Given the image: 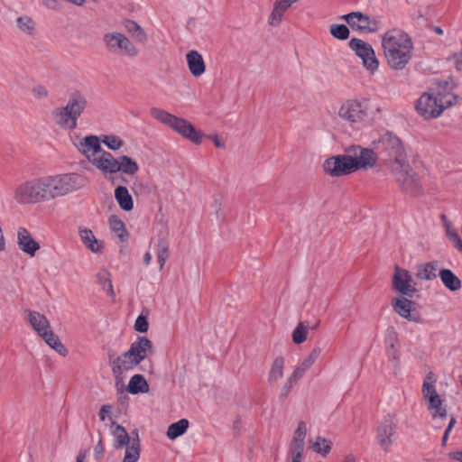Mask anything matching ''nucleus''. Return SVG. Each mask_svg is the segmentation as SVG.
I'll use <instances>...</instances> for the list:
<instances>
[{"label":"nucleus","mask_w":462,"mask_h":462,"mask_svg":"<svg viewBox=\"0 0 462 462\" xmlns=\"http://www.w3.org/2000/svg\"><path fill=\"white\" fill-rule=\"evenodd\" d=\"M17 27L26 34H32L35 30V23L33 20L27 15H23L16 20Z\"/></svg>","instance_id":"obj_44"},{"label":"nucleus","mask_w":462,"mask_h":462,"mask_svg":"<svg viewBox=\"0 0 462 462\" xmlns=\"http://www.w3.org/2000/svg\"><path fill=\"white\" fill-rule=\"evenodd\" d=\"M412 304L413 302L405 297L393 300V308L401 317L411 321L419 322V319L411 314Z\"/></svg>","instance_id":"obj_27"},{"label":"nucleus","mask_w":462,"mask_h":462,"mask_svg":"<svg viewBox=\"0 0 462 462\" xmlns=\"http://www.w3.org/2000/svg\"><path fill=\"white\" fill-rule=\"evenodd\" d=\"M399 420L396 413H387L378 423L376 440L381 448L389 451L393 444Z\"/></svg>","instance_id":"obj_12"},{"label":"nucleus","mask_w":462,"mask_h":462,"mask_svg":"<svg viewBox=\"0 0 462 462\" xmlns=\"http://www.w3.org/2000/svg\"><path fill=\"white\" fill-rule=\"evenodd\" d=\"M25 319L39 337L51 329L50 321L45 315L31 310H26Z\"/></svg>","instance_id":"obj_20"},{"label":"nucleus","mask_w":462,"mask_h":462,"mask_svg":"<svg viewBox=\"0 0 462 462\" xmlns=\"http://www.w3.org/2000/svg\"><path fill=\"white\" fill-rule=\"evenodd\" d=\"M186 60L189 70L193 77L199 78L205 73L206 64L199 51L195 50L189 51L186 54Z\"/></svg>","instance_id":"obj_24"},{"label":"nucleus","mask_w":462,"mask_h":462,"mask_svg":"<svg viewBox=\"0 0 462 462\" xmlns=\"http://www.w3.org/2000/svg\"><path fill=\"white\" fill-rule=\"evenodd\" d=\"M151 261H152V254H151L149 252H147V253L144 254V256H143V263H144L146 265H148V264H150Z\"/></svg>","instance_id":"obj_62"},{"label":"nucleus","mask_w":462,"mask_h":462,"mask_svg":"<svg viewBox=\"0 0 462 462\" xmlns=\"http://www.w3.org/2000/svg\"><path fill=\"white\" fill-rule=\"evenodd\" d=\"M117 172L133 176L139 171L138 163L127 155L118 157Z\"/></svg>","instance_id":"obj_36"},{"label":"nucleus","mask_w":462,"mask_h":462,"mask_svg":"<svg viewBox=\"0 0 462 462\" xmlns=\"http://www.w3.org/2000/svg\"><path fill=\"white\" fill-rule=\"evenodd\" d=\"M320 354H321V348L319 346H315L310 351V353L308 355V356L302 360L300 365L304 368L309 370L313 365V364L317 361V359L319 358Z\"/></svg>","instance_id":"obj_48"},{"label":"nucleus","mask_w":462,"mask_h":462,"mask_svg":"<svg viewBox=\"0 0 462 462\" xmlns=\"http://www.w3.org/2000/svg\"><path fill=\"white\" fill-rule=\"evenodd\" d=\"M329 32L334 38L341 41L346 40L350 34L348 27L345 24H331Z\"/></svg>","instance_id":"obj_45"},{"label":"nucleus","mask_w":462,"mask_h":462,"mask_svg":"<svg viewBox=\"0 0 462 462\" xmlns=\"http://www.w3.org/2000/svg\"><path fill=\"white\" fill-rule=\"evenodd\" d=\"M438 263L428 262L418 264L416 267V277L423 281H430L437 277Z\"/></svg>","instance_id":"obj_31"},{"label":"nucleus","mask_w":462,"mask_h":462,"mask_svg":"<svg viewBox=\"0 0 462 462\" xmlns=\"http://www.w3.org/2000/svg\"><path fill=\"white\" fill-rule=\"evenodd\" d=\"M141 447L139 435L134 438L131 444L126 447L123 462H137L140 457Z\"/></svg>","instance_id":"obj_38"},{"label":"nucleus","mask_w":462,"mask_h":462,"mask_svg":"<svg viewBox=\"0 0 462 462\" xmlns=\"http://www.w3.org/2000/svg\"><path fill=\"white\" fill-rule=\"evenodd\" d=\"M352 30L363 32H374L378 28L376 19H371L368 15L361 12H352L341 16Z\"/></svg>","instance_id":"obj_17"},{"label":"nucleus","mask_w":462,"mask_h":462,"mask_svg":"<svg viewBox=\"0 0 462 462\" xmlns=\"http://www.w3.org/2000/svg\"><path fill=\"white\" fill-rule=\"evenodd\" d=\"M109 228L112 234L121 243L127 242L129 238V233L125 227V223L116 215H111L108 218Z\"/></svg>","instance_id":"obj_28"},{"label":"nucleus","mask_w":462,"mask_h":462,"mask_svg":"<svg viewBox=\"0 0 462 462\" xmlns=\"http://www.w3.org/2000/svg\"><path fill=\"white\" fill-rule=\"evenodd\" d=\"M169 256L157 255L160 270H162Z\"/></svg>","instance_id":"obj_60"},{"label":"nucleus","mask_w":462,"mask_h":462,"mask_svg":"<svg viewBox=\"0 0 462 462\" xmlns=\"http://www.w3.org/2000/svg\"><path fill=\"white\" fill-rule=\"evenodd\" d=\"M304 449L290 448L291 462H301Z\"/></svg>","instance_id":"obj_53"},{"label":"nucleus","mask_w":462,"mask_h":462,"mask_svg":"<svg viewBox=\"0 0 462 462\" xmlns=\"http://www.w3.org/2000/svg\"><path fill=\"white\" fill-rule=\"evenodd\" d=\"M385 341H386V344L389 345L392 348L394 347V344L397 341V334L393 328H391L387 330V336H386Z\"/></svg>","instance_id":"obj_54"},{"label":"nucleus","mask_w":462,"mask_h":462,"mask_svg":"<svg viewBox=\"0 0 462 462\" xmlns=\"http://www.w3.org/2000/svg\"><path fill=\"white\" fill-rule=\"evenodd\" d=\"M126 390L131 394L146 393L149 384L143 375L134 374L130 378Z\"/></svg>","instance_id":"obj_34"},{"label":"nucleus","mask_w":462,"mask_h":462,"mask_svg":"<svg viewBox=\"0 0 462 462\" xmlns=\"http://www.w3.org/2000/svg\"><path fill=\"white\" fill-rule=\"evenodd\" d=\"M34 97L38 98H44L48 96V90L44 86L38 85L32 88Z\"/></svg>","instance_id":"obj_55"},{"label":"nucleus","mask_w":462,"mask_h":462,"mask_svg":"<svg viewBox=\"0 0 462 462\" xmlns=\"http://www.w3.org/2000/svg\"><path fill=\"white\" fill-rule=\"evenodd\" d=\"M308 370L306 368H304L300 364L294 369V371L291 373V374L290 375L291 377V380H294L296 382H298L300 379H301L304 375V374L307 372Z\"/></svg>","instance_id":"obj_51"},{"label":"nucleus","mask_w":462,"mask_h":462,"mask_svg":"<svg viewBox=\"0 0 462 462\" xmlns=\"http://www.w3.org/2000/svg\"><path fill=\"white\" fill-rule=\"evenodd\" d=\"M403 192L411 196H419L422 193L419 176L413 171L410 163L391 171Z\"/></svg>","instance_id":"obj_11"},{"label":"nucleus","mask_w":462,"mask_h":462,"mask_svg":"<svg viewBox=\"0 0 462 462\" xmlns=\"http://www.w3.org/2000/svg\"><path fill=\"white\" fill-rule=\"evenodd\" d=\"M156 254L169 256V244L165 236L158 240Z\"/></svg>","instance_id":"obj_49"},{"label":"nucleus","mask_w":462,"mask_h":462,"mask_svg":"<svg viewBox=\"0 0 462 462\" xmlns=\"http://www.w3.org/2000/svg\"><path fill=\"white\" fill-rule=\"evenodd\" d=\"M285 360L282 356L276 357L272 365L268 375L269 383H274L283 376Z\"/></svg>","instance_id":"obj_39"},{"label":"nucleus","mask_w":462,"mask_h":462,"mask_svg":"<svg viewBox=\"0 0 462 462\" xmlns=\"http://www.w3.org/2000/svg\"><path fill=\"white\" fill-rule=\"evenodd\" d=\"M374 149L382 156L390 171L409 162L403 142L392 132L383 134L373 142Z\"/></svg>","instance_id":"obj_3"},{"label":"nucleus","mask_w":462,"mask_h":462,"mask_svg":"<svg viewBox=\"0 0 462 462\" xmlns=\"http://www.w3.org/2000/svg\"><path fill=\"white\" fill-rule=\"evenodd\" d=\"M352 157L348 154L331 156L323 162V171L331 177L348 175L356 171Z\"/></svg>","instance_id":"obj_13"},{"label":"nucleus","mask_w":462,"mask_h":462,"mask_svg":"<svg viewBox=\"0 0 462 462\" xmlns=\"http://www.w3.org/2000/svg\"><path fill=\"white\" fill-rule=\"evenodd\" d=\"M115 199L119 207L125 211H130L134 208V201L131 194L125 186H118L115 189Z\"/></svg>","instance_id":"obj_32"},{"label":"nucleus","mask_w":462,"mask_h":462,"mask_svg":"<svg viewBox=\"0 0 462 462\" xmlns=\"http://www.w3.org/2000/svg\"><path fill=\"white\" fill-rule=\"evenodd\" d=\"M349 48L362 60L366 69L374 72L378 69L379 62L371 44L358 38H352L348 42Z\"/></svg>","instance_id":"obj_14"},{"label":"nucleus","mask_w":462,"mask_h":462,"mask_svg":"<svg viewBox=\"0 0 462 462\" xmlns=\"http://www.w3.org/2000/svg\"><path fill=\"white\" fill-rule=\"evenodd\" d=\"M295 383H297V382L294 381V380H291V377L289 376L288 379L286 380V382L284 383L282 388L281 396L283 397V398L287 397L288 394L292 390L293 384Z\"/></svg>","instance_id":"obj_52"},{"label":"nucleus","mask_w":462,"mask_h":462,"mask_svg":"<svg viewBox=\"0 0 462 462\" xmlns=\"http://www.w3.org/2000/svg\"><path fill=\"white\" fill-rule=\"evenodd\" d=\"M154 354V347L152 341L146 337H138L130 348L121 356L110 358L112 373L116 377L123 373L133 370L142 361L152 356Z\"/></svg>","instance_id":"obj_2"},{"label":"nucleus","mask_w":462,"mask_h":462,"mask_svg":"<svg viewBox=\"0 0 462 462\" xmlns=\"http://www.w3.org/2000/svg\"><path fill=\"white\" fill-rule=\"evenodd\" d=\"M125 28L129 35L140 44H146L148 35L146 32L135 21L127 20L125 22Z\"/></svg>","instance_id":"obj_29"},{"label":"nucleus","mask_w":462,"mask_h":462,"mask_svg":"<svg viewBox=\"0 0 462 462\" xmlns=\"http://www.w3.org/2000/svg\"><path fill=\"white\" fill-rule=\"evenodd\" d=\"M56 0H45V5L49 8L54 9L56 6Z\"/></svg>","instance_id":"obj_63"},{"label":"nucleus","mask_w":462,"mask_h":462,"mask_svg":"<svg viewBox=\"0 0 462 462\" xmlns=\"http://www.w3.org/2000/svg\"><path fill=\"white\" fill-rule=\"evenodd\" d=\"M382 44L389 67L394 70H402L411 61L413 54V43L404 32L393 29L385 32Z\"/></svg>","instance_id":"obj_1"},{"label":"nucleus","mask_w":462,"mask_h":462,"mask_svg":"<svg viewBox=\"0 0 462 462\" xmlns=\"http://www.w3.org/2000/svg\"><path fill=\"white\" fill-rule=\"evenodd\" d=\"M449 457L462 462V451L449 453Z\"/></svg>","instance_id":"obj_59"},{"label":"nucleus","mask_w":462,"mask_h":462,"mask_svg":"<svg viewBox=\"0 0 462 462\" xmlns=\"http://www.w3.org/2000/svg\"><path fill=\"white\" fill-rule=\"evenodd\" d=\"M91 164L104 174H115L117 173L118 158L114 157L111 152L102 150L96 159H93Z\"/></svg>","instance_id":"obj_19"},{"label":"nucleus","mask_w":462,"mask_h":462,"mask_svg":"<svg viewBox=\"0 0 462 462\" xmlns=\"http://www.w3.org/2000/svg\"><path fill=\"white\" fill-rule=\"evenodd\" d=\"M108 149L113 151L119 150L124 145V141L113 134L104 135L103 139L100 140Z\"/></svg>","instance_id":"obj_46"},{"label":"nucleus","mask_w":462,"mask_h":462,"mask_svg":"<svg viewBox=\"0 0 462 462\" xmlns=\"http://www.w3.org/2000/svg\"><path fill=\"white\" fill-rule=\"evenodd\" d=\"M442 398L431 401L427 403V409L430 411L434 421L443 420L448 416L447 407L443 404Z\"/></svg>","instance_id":"obj_33"},{"label":"nucleus","mask_w":462,"mask_h":462,"mask_svg":"<svg viewBox=\"0 0 462 462\" xmlns=\"http://www.w3.org/2000/svg\"><path fill=\"white\" fill-rule=\"evenodd\" d=\"M149 324L145 317L139 316L134 322V329L140 333H145L148 330Z\"/></svg>","instance_id":"obj_50"},{"label":"nucleus","mask_w":462,"mask_h":462,"mask_svg":"<svg viewBox=\"0 0 462 462\" xmlns=\"http://www.w3.org/2000/svg\"><path fill=\"white\" fill-rule=\"evenodd\" d=\"M306 434V423L304 421H300L297 429L293 433V438L290 448L304 449Z\"/></svg>","instance_id":"obj_40"},{"label":"nucleus","mask_w":462,"mask_h":462,"mask_svg":"<svg viewBox=\"0 0 462 462\" xmlns=\"http://www.w3.org/2000/svg\"><path fill=\"white\" fill-rule=\"evenodd\" d=\"M440 219L445 229L446 236L454 244V246L462 252V239L460 238L456 227L446 215H441Z\"/></svg>","instance_id":"obj_30"},{"label":"nucleus","mask_w":462,"mask_h":462,"mask_svg":"<svg viewBox=\"0 0 462 462\" xmlns=\"http://www.w3.org/2000/svg\"><path fill=\"white\" fill-rule=\"evenodd\" d=\"M112 425H115V429L112 430V435L114 437L113 445L116 449H121L125 446L128 447L133 439L136 438V433L138 434V432L134 430L132 432L131 438L123 426L116 424V422H113Z\"/></svg>","instance_id":"obj_26"},{"label":"nucleus","mask_w":462,"mask_h":462,"mask_svg":"<svg viewBox=\"0 0 462 462\" xmlns=\"http://www.w3.org/2000/svg\"><path fill=\"white\" fill-rule=\"evenodd\" d=\"M450 106L452 101L440 93L425 92L419 97L415 108L420 116L430 119L439 117Z\"/></svg>","instance_id":"obj_7"},{"label":"nucleus","mask_w":462,"mask_h":462,"mask_svg":"<svg viewBox=\"0 0 462 462\" xmlns=\"http://www.w3.org/2000/svg\"><path fill=\"white\" fill-rule=\"evenodd\" d=\"M393 288L402 295L411 297L416 292L415 282L409 271L395 267L393 276Z\"/></svg>","instance_id":"obj_18"},{"label":"nucleus","mask_w":462,"mask_h":462,"mask_svg":"<svg viewBox=\"0 0 462 462\" xmlns=\"http://www.w3.org/2000/svg\"><path fill=\"white\" fill-rule=\"evenodd\" d=\"M17 245L21 251L33 257L40 249V245L36 242L29 231L24 227H19L17 231Z\"/></svg>","instance_id":"obj_22"},{"label":"nucleus","mask_w":462,"mask_h":462,"mask_svg":"<svg viewBox=\"0 0 462 462\" xmlns=\"http://www.w3.org/2000/svg\"><path fill=\"white\" fill-rule=\"evenodd\" d=\"M331 446V441L322 437H317L311 443V448L313 451L322 456H326L330 452Z\"/></svg>","instance_id":"obj_42"},{"label":"nucleus","mask_w":462,"mask_h":462,"mask_svg":"<svg viewBox=\"0 0 462 462\" xmlns=\"http://www.w3.org/2000/svg\"><path fill=\"white\" fill-rule=\"evenodd\" d=\"M112 407L110 405H103L99 411V419L104 421L106 420V414L111 412Z\"/></svg>","instance_id":"obj_57"},{"label":"nucleus","mask_w":462,"mask_h":462,"mask_svg":"<svg viewBox=\"0 0 462 462\" xmlns=\"http://www.w3.org/2000/svg\"><path fill=\"white\" fill-rule=\"evenodd\" d=\"M70 140L79 152L84 155L90 163L102 151L101 141L97 135L90 134L81 138L75 134L70 136Z\"/></svg>","instance_id":"obj_15"},{"label":"nucleus","mask_w":462,"mask_h":462,"mask_svg":"<svg viewBox=\"0 0 462 462\" xmlns=\"http://www.w3.org/2000/svg\"><path fill=\"white\" fill-rule=\"evenodd\" d=\"M45 343L61 356L69 354L68 349L60 340L59 337L51 329L41 337Z\"/></svg>","instance_id":"obj_35"},{"label":"nucleus","mask_w":462,"mask_h":462,"mask_svg":"<svg viewBox=\"0 0 462 462\" xmlns=\"http://www.w3.org/2000/svg\"><path fill=\"white\" fill-rule=\"evenodd\" d=\"M85 457H86V452L85 451H81L78 455L76 462H83Z\"/></svg>","instance_id":"obj_64"},{"label":"nucleus","mask_w":462,"mask_h":462,"mask_svg":"<svg viewBox=\"0 0 462 462\" xmlns=\"http://www.w3.org/2000/svg\"><path fill=\"white\" fill-rule=\"evenodd\" d=\"M300 0H275L273 2V10L268 16V24L273 27L279 26L282 22L284 14L291 6Z\"/></svg>","instance_id":"obj_21"},{"label":"nucleus","mask_w":462,"mask_h":462,"mask_svg":"<svg viewBox=\"0 0 462 462\" xmlns=\"http://www.w3.org/2000/svg\"><path fill=\"white\" fill-rule=\"evenodd\" d=\"M104 453V446L102 443V438L100 437L97 444L95 446L94 454L97 460H100Z\"/></svg>","instance_id":"obj_56"},{"label":"nucleus","mask_w":462,"mask_h":462,"mask_svg":"<svg viewBox=\"0 0 462 462\" xmlns=\"http://www.w3.org/2000/svg\"><path fill=\"white\" fill-rule=\"evenodd\" d=\"M369 115L370 107L367 99H346L341 103L337 110L338 117L352 125L365 122Z\"/></svg>","instance_id":"obj_9"},{"label":"nucleus","mask_w":462,"mask_h":462,"mask_svg":"<svg viewBox=\"0 0 462 462\" xmlns=\"http://www.w3.org/2000/svg\"><path fill=\"white\" fill-rule=\"evenodd\" d=\"M98 283L102 286L103 290L106 292V294L112 298L115 297V292L112 285V281L110 279V274L106 271H102L97 275Z\"/></svg>","instance_id":"obj_43"},{"label":"nucleus","mask_w":462,"mask_h":462,"mask_svg":"<svg viewBox=\"0 0 462 462\" xmlns=\"http://www.w3.org/2000/svg\"><path fill=\"white\" fill-rule=\"evenodd\" d=\"M19 203H39L54 199L51 176L33 179L20 185L15 190Z\"/></svg>","instance_id":"obj_4"},{"label":"nucleus","mask_w":462,"mask_h":462,"mask_svg":"<svg viewBox=\"0 0 462 462\" xmlns=\"http://www.w3.org/2000/svg\"><path fill=\"white\" fill-rule=\"evenodd\" d=\"M456 423H457V420H456L455 417H454V416H451V417L449 418L448 424V427H447V429L445 430V431H447V432H449V433H450V431L452 430V429L454 428V426L456 425Z\"/></svg>","instance_id":"obj_58"},{"label":"nucleus","mask_w":462,"mask_h":462,"mask_svg":"<svg viewBox=\"0 0 462 462\" xmlns=\"http://www.w3.org/2000/svg\"><path fill=\"white\" fill-rule=\"evenodd\" d=\"M439 277L446 288L456 291L461 288V282L449 269H442L439 272Z\"/></svg>","instance_id":"obj_37"},{"label":"nucleus","mask_w":462,"mask_h":462,"mask_svg":"<svg viewBox=\"0 0 462 462\" xmlns=\"http://www.w3.org/2000/svg\"><path fill=\"white\" fill-rule=\"evenodd\" d=\"M102 41L105 49L112 55L135 58L139 54V50L134 43L120 32H106L103 35Z\"/></svg>","instance_id":"obj_8"},{"label":"nucleus","mask_w":462,"mask_h":462,"mask_svg":"<svg viewBox=\"0 0 462 462\" xmlns=\"http://www.w3.org/2000/svg\"><path fill=\"white\" fill-rule=\"evenodd\" d=\"M88 101L84 95L74 93L68 100L65 106L58 107L52 112L55 123L66 130L77 128L78 118L87 107Z\"/></svg>","instance_id":"obj_6"},{"label":"nucleus","mask_w":462,"mask_h":462,"mask_svg":"<svg viewBox=\"0 0 462 462\" xmlns=\"http://www.w3.org/2000/svg\"><path fill=\"white\" fill-rule=\"evenodd\" d=\"M53 198L74 192L85 185L84 178L78 173H64L51 176Z\"/></svg>","instance_id":"obj_10"},{"label":"nucleus","mask_w":462,"mask_h":462,"mask_svg":"<svg viewBox=\"0 0 462 462\" xmlns=\"http://www.w3.org/2000/svg\"><path fill=\"white\" fill-rule=\"evenodd\" d=\"M189 420L186 419H181L177 422L171 423L167 430V437L170 439H175L178 437L183 435L188 428H189Z\"/></svg>","instance_id":"obj_41"},{"label":"nucleus","mask_w":462,"mask_h":462,"mask_svg":"<svg viewBox=\"0 0 462 462\" xmlns=\"http://www.w3.org/2000/svg\"><path fill=\"white\" fill-rule=\"evenodd\" d=\"M79 236L82 244L92 253L97 254L104 248V243L95 236L91 229L79 226Z\"/></svg>","instance_id":"obj_23"},{"label":"nucleus","mask_w":462,"mask_h":462,"mask_svg":"<svg viewBox=\"0 0 462 462\" xmlns=\"http://www.w3.org/2000/svg\"><path fill=\"white\" fill-rule=\"evenodd\" d=\"M308 328L303 324L300 323L292 331V341L300 345L303 343L307 338Z\"/></svg>","instance_id":"obj_47"},{"label":"nucleus","mask_w":462,"mask_h":462,"mask_svg":"<svg viewBox=\"0 0 462 462\" xmlns=\"http://www.w3.org/2000/svg\"><path fill=\"white\" fill-rule=\"evenodd\" d=\"M437 376L433 372H429L422 383L421 393L426 403L441 398L436 388Z\"/></svg>","instance_id":"obj_25"},{"label":"nucleus","mask_w":462,"mask_h":462,"mask_svg":"<svg viewBox=\"0 0 462 462\" xmlns=\"http://www.w3.org/2000/svg\"><path fill=\"white\" fill-rule=\"evenodd\" d=\"M150 115L159 123L166 125L194 143H200L202 142L203 134L197 131L188 120L171 114L160 107H152L150 109Z\"/></svg>","instance_id":"obj_5"},{"label":"nucleus","mask_w":462,"mask_h":462,"mask_svg":"<svg viewBox=\"0 0 462 462\" xmlns=\"http://www.w3.org/2000/svg\"><path fill=\"white\" fill-rule=\"evenodd\" d=\"M348 156L352 157V162L357 170H367L373 168L377 162V154L374 150L364 148L359 145L351 146L346 149Z\"/></svg>","instance_id":"obj_16"},{"label":"nucleus","mask_w":462,"mask_h":462,"mask_svg":"<svg viewBox=\"0 0 462 462\" xmlns=\"http://www.w3.org/2000/svg\"><path fill=\"white\" fill-rule=\"evenodd\" d=\"M213 142L217 147L223 148L225 146L224 143L217 135L213 137Z\"/></svg>","instance_id":"obj_61"}]
</instances>
